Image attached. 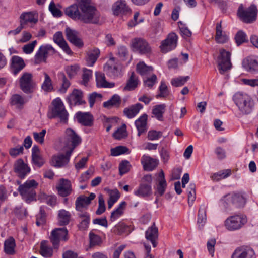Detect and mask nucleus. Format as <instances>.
Listing matches in <instances>:
<instances>
[{
  "label": "nucleus",
  "mask_w": 258,
  "mask_h": 258,
  "mask_svg": "<svg viewBox=\"0 0 258 258\" xmlns=\"http://www.w3.org/2000/svg\"><path fill=\"white\" fill-rule=\"evenodd\" d=\"M64 13L73 20L86 24H97L99 21V13L94 7L90 5L89 0L78 1L77 4L66 8Z\"/></svg>",
  "instance_id": "nucleus-1"
},
{
  "label": "nucleus",
  "mask_w": 258,
  "mask_h": 258,
  "mask_svg": "<svg viewBox=\"0 0 258 258\" xmlns=\"http://www.w3.org/2000/svg\"><path fill=\"white\" fill-rule=\"evenodd\" d=\"M38 183L34 179L27 180L23 184L20 185L18 191L23 199L27 203L36 200V192L35 189Z\"/></svg>",
  "instance_id": "nucleus-2"
},
{
  "label": "nucleus",
  "mask_w": 258,
  "mask_h": 258,
  "mask_svg": "<svg viewBox=\"0 0 258 258\" xmlns=\"http://www.w3.org/2000/svg\"><path fill=\"white\" fill-rule=\"evenodd\" d=\"M52 107L48 114L49 118H59L61 121L66 122L68 120V113L65 109L62 100L57 98L52 102Z\"/></svg>",
  "instance_id": "nucleus-3"
},
{
  "label": "nucleus",
  "mask_w": 258,
  "mask_h": 258,
  "mask_svg": "<svg viewBox=\"0 0 258 258\" xmlns=\"http://www.w3.org/2000/svg\"><path fill=\"white\" fill-rule=\"evenodd\" d=\"M231 54L224 49L219 50V54L217 57V63L218 70L220 74H223L229 71L232 67L230 60Z\"/></svg>",
  "instance_id": "nucleus-4"
},
{
  "label": "nucleus",
  "mask_w": 258,
  "mask_h": 258,
  "mask_svg": "<svg viewBox=\"0 0 258 258\" xmlns=\"http://www.w3.org/2000/svg\"><path fill=\"white\" fill-rule=\"evenodd\" d=\"M81 138L72 129L68 128L66 131L65 138L63 141L64 147L63 150H71L72 152L74 149L80 143Z\"/></svg>",
  "instance_id": "nucleus-5"
},
{
  "label": "nucleus",
  "mask_w": 258,
  "mask_h": 258,
  "mask_svg": "<svg viewBox=\"0 0 258 258\" xmlns=\"http://www.w3.org/2000/svg\"><path fill=\"white\" fill-rule=\"evenodd\" d=\"M55 53V50L51 45L49 44L42 45L35 55L34 63L38 64L42 62H46L47 57Z\"/></svg>",
  "instance_id": "nucleus-6"
},
{
  "label": "nucleus",
  "mask_w": 258,
  "mask_h": 258,
  "mask_svg": "<svg viewBox=\"0 0 258 258\" xmlns=\"http://www.w3.org/2000/svg\"><path fill=\"white\" fill-rule=\"evenodd\" d=\"M21 89L25 93H33L35 90L36 84L32 79V75L29 73H24L20 79Z\"/></svg>",
  "instance_id": "nucleus-7"
},
{
  "label": "nucleus",
  "mask_w": 258,
  "mask_h": 258,
  "mask_svg": "<svg viewBox=\"0 0 258 258\" xmlns=\"http://www.w3.org/2000/svg\"><path fill=\"white\" fill-rule=\"evenodd\" d=\"M68 230L66 228H56L51 233L50 240L54 248H58L60 243L68 240Z\"/></svg>",
  "instance_id": "nucleus-8"
},
{
  "label": "nucleus",
  "mask_w": 258,
  "mask_h": 258,
  "mask_svg": "<svg viewBox=\"0 0 258 258\" xmlns=\"http://www.w3.org/2000/svg\"><path fill=\"white\" fill-rule=\"evenodd\" d=\"M66 153H58L53 155L51 159V165L58 168L66 166L69 162L71 155L72 153L71 150H63Z\"/></svg>",
  "instance_id": "nucleus-9"
},
{
  "label": "nucleus",
  "mask_w": 258,
  "mask_h": 258,
  "mask_svg": "<svg viewBox=\"0 0 258 258\" xmlns=\"http://www.w3.org/2000/svg\"><path fill=\"white\" fill-rule=\"evenodd\" d=\"M178 36L175 33L169 34L166 39L162 41L160 46L161 51L167 53L174 49L177 44Z\"/></svg>",
  "instance_id": "nucleus-10"
},
{
  "label": "nucleus",
  "mask_w": 258,
  "mask_h": 258,
  "mask_svg": "<svg viewBox=\"0 0 258 258\" xmlns=\"http://www.w3.org/2000/svg\"><path fill=\"white\" fill-rule=\"evenodd\" d=\"M13 167L14 172L21 179L24 178L31 171L30 167L22 158H19L15 161Z\"/></svg>",
  "instance_id": "nucleus-11"
},
{
  "label": "nucleus",
  "mask_w": 258,
  "mask_h": 258,
  "mask_svg": "<svg viewBox=\"0 0 258 258\" xmlns=\"http://www.w3.org/2000/svg\"><path fill=\"white\" fill-rule=\"evenodd\" d=\"M225 208L229 207L231 203L235 207H240L242 201V195L240 192H234L225 196L221 200Z\"/></svg>",
  "instance_id": "nucleus-12"
},
{
  "label": "nucleus",
  "mask_w": 258,
  "mask_h": 258,
  "mask_svg": "<svg viewBox=\"0 0 258 258\" xmlns=\"http://www.w3.org/2000/svg\"><path fill=\"white\" fill-rule=\"evenodd\" d=\"M83 93L78 89H74L72 93L67 97L66 99L71 107L76 105L85 104L86 102L82 99Z\"/></svg>",
  "instance_id": "nucleus-13"
},
{
  "label": "nucleus",
  "mask_w": 258,
  "mask_h": 258,
  "mask_svg": "<svg viewBox=\"0 0 258 258\" xmlns=\"http://www.w3.org/2000/svg\"><path fill=\"white\" fill-rule=\"evenodd\" d=\"M167 187V183L165 178L163 171L161 170L158 174L156 180V184L154 187L155 195L161 197L164 194Z\"/></svg>",
  "instance_id": "nucleus-14"
},
{
  "label": "nucleus",
  "mask_w": 258,
  "mask_h": 258,
  "mask_svg": "<svg viewBox=\"0 0 258 258\" xmlns=\"http://www.w3.org/2000/svg\"><path fill=\"white\" fill-rule=\"evenodd\" d=\"M132 46L142 54L148 53L151 51V48L148 42L140 38L133 39L132 40Z\"/></svg>",
  "instance_id": "nucleus-15"
},
{
  "label": "nucleus",
  "mask_w": 258,
  "mask_h": 258,
  "mask_svg": "<svg viewBox=\"0 0 258 258\" xmlns=\"http://www.w3.org/2000/svg\"><path fill=\"white\" fill-rule=\"evenodd\" d=\"M243 68L251 74L258 73V61L254 56H249L243 60Z\"/></svg>",
  "instance_id": "nucleus-16"
},
{
  "label": "nucleus",
  "mask_w": 258,
  "mask_h": 258,
  "mask_svg": "<svg viewBox=\"0 0 258 258\" xmlns=\"http://www.w3.org/2000/svg\"><path fill=\"white\" fill-rule=\"evenodd\" d=\"M242 224V217L240 215H234L228 218L225 221L226 228L233 231L240 228Z\"/></svg>",
  "instance_id": "nucleus-17"
},
{
  "label": "nucleus",
  "mask_w": 258,
  "mask_h": 258,
  "mask_svg": "<svg viewBox=\"0 0 258 258\" xmlns=\"http://www.w3.org/2000/svg\"><path fill=\"white\" fill-rule=\"evenodd\" d=\"M257 10L254 5H251L248 8L243 10V22L252 23L255 21L257 17Z\"/></svg>",
  "instance_id": "nucleus-18"
},
{
  "label": "nucleus",
  "mask_w": 258,
  "mask_h": 258,
  "mask_svg": "<svg viewBox=\"0 0 258 258\" xmlns=\"http://www.w3.org/2000/svg\"><path fill=\"white\" fill-rule=\"evenodd\" d=\"M112 10L115 15H126L131 12V10L127 5L125 1L120 0L115 2L113 7Z\"/></svg>",
  "instance_id": "nucleus-19"
},
{
  "label": "nucleus",
  "mask_w": 258,
  "mask_h": 258,
  "mask_svg": "<svg viewBox=\"0 0 258 258\" xmlns=\"http://www.w3.org/2000/svg\"><path fill=\"white\" fill-rule=\"evenodd\" d=\"M25 66V63L23 59L18 56H13L11 60V71L16 75L19 73Z\"/></svg>",
  "instance_id": "nucleus-20"
},
{
  "label": "nucleus",
  "mask_w": 258,
  "mask_h": 258,
  "mask_svg": "<svg viewBox=\"0 0 258 258\" xmlns=\"http://www.w3.org/2000/svg\"><path fill=\"white\" fill-rule=\"evenodd\" d=\"M66 35L67 39L72 44L78 47H82L83 43L82 40L78 37V32L69 27L66 29Z\"/></svg>",
  "instance_id": "nucleus-21"
},
{
  "label": "nucleus",
  "mask_w": 258,
  "mask_h": 258,
  "mask_svg": "<svg viewBox=\"0 0 258 258\" xmlns=\"http://www.w3.org/2000/svg\"><path fill=\"white\" fill-rule=\"evenodd\" d=\"M147 115L144 114L135 121V124L138 130V136H140L142 134L147 131Z\"/></svg>",
  "instance_id": "nucleus-22"
},
{
  "label": "nucleus",
  "mask_w": 258,
  "mask_h": 258,
  "mask_svg": "<svg viewBox=\"0 0 258 258\" xmlns=\"http://www.w3.org/2000/svg\"><path fill=\"white\" fill-rule=\"evenodd\" d=\"M76 116L78 121L81 124L86 126H91L93 125V117L90 113L78 112Z\"/></svg>",
  "instance_id": "nucleus-23"
},
{
  "label": "nucleus",
  "mask_w": 258,
  "mask_h": 258,
  "mask_svg": "<svg viewBox=\"0 0 258 258\" xmlns=\"http://www.w3.org/2000/svg\"><path fill=\"white\" fill-rule=\"evenodd\" d=\"M134 193L136 196L141 198L149 197L152 194L151 185L141 183Z\"/></svg>",
  "instance_id": "nucleus-24"
},
{
  "label": "nucleus",
  "mask_w": 258,
  "mask_h": 258,
  "mask_svg": "<svg viewBox=\"0 0 258 258\" xmlns=\"http://www.w3.org/2000/svg\"><path fill=\"white\" fill-rule=\"evenodd\" d=\"M141 163L144 169L148 171L153 170L158 165V161L156 159L146 155L142 156Z\"/></svg>",
  "instance_id": "nucleus-25"
},
{
  "label": "nucleus",
  "mask_w": 258,
  "mask_h": 258,
  "mask_svg": "<svg viewBox=\"0 0 258 258\" xmlns=\"http://www.w3.org/2000/svg\"><path fill=\"white\" fill-rule=\"evenodd\" d=\"M57 189L60 196L64 197L68 196L72 191L70 181L64 179H61Z\"/></svg>",
  "instance_id": "nucleus-26"
},
{
  "label": "nucleus",
  "mask_w": 258,
  "mask_h": 258,
  "mask_svg": "<svg viewBox=\"0 0 258 258\" xmlns=\"http://www.w3.org/2000/svg\"><path fill=\"white\" fill-rule=\"evenodd\" d=\"M20 19V24L23 26L28 23L33 25L38 22V15L31 12H26L21 14Z\"/></svg>",
  "instance_id": "nucleus-27"
},
{
  "label": "nucleus",
  "mask_w": 258,
  "mask_h": 258,
  "mask_svg": "<svg viewBox=\"0 0 258 258\" xmlns=\"http://www.w3.org/2000/svg\"><path fill=\"white\" fill-rule=\"evenodd\" d=\"M145 235L146 239L150 241L153 246L155 247L157 246L156 240L158 238V229L154 224L147 229Z\"/></svg>",
  "instance_id": "nucleus-28"
},
{
  "label": "nucleus",
  "mask_w": 258,
  "mask_h": 258,
  "mask_svg": "<svg viewBox=\"0 0 258 258\" xmlns=\"http://www.w3.org/2000/svg\"><path fill=\"white\" fill-rule=\"evenodd\" d=\"M80 218V223L78 225L79 228L82 230L87 229L90 223V215L86 211H81L78 214Z\"/></svg>",
  "instance_id": "nucleus-29"
},
{
  "label": "nucleus",
  "mask_w": 258,
  "mask_h": 258,
  "mask_svg": "<svg viewBox=\"0 0 258 258\" xmlns=\"http://www.w3.org/2000/svg\"><path fill=\"white\" fill-rule=\"evenodd\" d=\"M96 85L98 88H112L114 86V83H109L105 79V75L101 72H96Z\"/></svg>",
  "instance_id": "nucleus-30"
},
{
  "label": "nucleus",
  "mask_w": 258,
  "mask_h": 258,
  "mask_svg": "<svg viewBox=\"0 0 258 258\" xmlns=\"http://www.w3.org/2000/svg\"><path fill=\"white\" fill-rule=\"evenodd\" d=\"M215 39L218 43L221 44L226 43L228 40V37L225 34L223 33L221 22L218 23L216 25Z\"/></svg>",
  "instance_id": "nucleus-31"
},
{
  "label": "nucleus",
  "mask_w": 258,
  "mask_h": 258,
  "mask_svg": "<svg viewBox=\"0 0 258 258\" xmlns=\"http://www.w3.org/2000/svg\"><path fill=\"white\" fill-rule=\"evenodd\" d=\"M142 108L143 105L138 103L128 108H124L123 113L128 118H132L135 117Z\"/></svg>",
  "instance_id": "nucleus-32"
},
{
  "label": "nucleus",
  "mask_w": 258,
  "mask_h": 258,
  "mask_svg": "<svg viewBox=\"0 0 258 258\" xmlns=\"http://www.w3.org/2000/svg\"><path fill=\"white\" fill-rule=\"evenodd\" d=\"M139 82V80L135 76V73L132 72L123 90L124 91H131L135 90L137 87Z\"/></svg>",
  "instance_id": "nucleus-33"
},
{
  "label": "nucleus",
  "mask_w": 258,
  "mask_h": 258,
  "mask_svg": "<svg viewBox=\"0 0 258 258\" xmlns=\"http://www.w3.org/2000/svg\"><path fill=\"white\" fill-rule=\"evenodd\" d=\"M121 102L120 97L117 94H114L109 100L104 102L103 106L107 109H110L112 107L118 108L121 104Z\"/></svg>",
  "instance_id": "nucleus-34"
},
{
  "label": "nucleus",
  "mask_w": 258,
  "mask_h": 258,
  "mask_svg": "<svg viewBox=\"0 0 258 258\" xmlns=\"http://www.w3.org/2000/svg\"><path fill=\"white\" fill-rule=\"evenodd\" d=\"M233 100L237 106V108L234 109L233 112L237 118H240L241 116V105L242 104V93L238 92L235 93Z\"/></svg>",
  "instance_id": "nucleus-35"
},
{
  "label": "nucleus",
  "mask_w": 258,
  "mask_h": 258,
  "mask_svg": "<svg viewBox=\"0 0 258 258\" xmlns=\"http://www.w3.org/2000/svg\"><path fill=\"white\" fill-rule=\"evenodd\" d=\"M100 51L97 48H94L89 50L87 52V64L89 66H92L97 60Z\"/></svg>",
  "instance_id": "nucleus-36"
},
{
  "label": "nucleus",
  "mask_w": 258,
  "mask_h": 258,
  "mask_svg": "<svg viewBox=\"0 0 258 258\" xmlns=\"http://www.w3.org/2000/svg\"><path fill=\"white\" fill-rule=\"evenodd\" d=\"M59 79L61 81V84L60 88L58 90L59 93L64 94L66 93L68 89L71 85L70 82L66 77L65 74L63 72H60L58 74Z\"/></svg>",
  "instance_id": "nucleus-37"
},
{
  "label": "nucleus",
  "mask_w": 258,
  "mask_h": 258,
  "mask_svg": "<svg viewBox=\"0 0 258 258\" xmlns=\"http://www.w3.org/2000/svg\"><path fill=\"white\" fill-rule=\"evenodd\" d=\"M126 205V203L125 202H121L118 207L111 212L110 216V220L111 221H115L123 214Z\"/></svg>",
  "instance_id": "nucleus-38"
},
{
  "label": "nucleus",
  "mask_w": 258,
  "mask_h": 258,
  "mask_svg": "<svg viewBox=\"0 0 258 258\" xmlns=\"http://www.w3.org/2000/svg\"><path fill=\"white\" fill-rule=\"evenodd\" d=\"M15 239L13 237H10L4 242V251L8 254L13 255L15 253Z\"/></svg>",
  "instance_id": "nucleus-39"
},
{
  "label": "nucleus",
  "mask_w": 258,
  "mask_h": 258,
  "mask_svg": "<svg viewBox=\"0 0 258 258\" xmlns=\"http://www.w3.org/2000/svg\"><path fill=\"white\" fill-rule=\"evenodd\" d=\"M48 241H42L40 244V253L45 257H50L53 254V250L48 246Z\"/></svg>",
  "instance_id": "nucleus-40"
},
{
  "label": "nucleus",
  "mask_w": 258,
  "mask_h": 258,
  "mask_svg": "<svg viewBox=\"0 0 258 258\" xmlns=\"http://www.w3.org/2000/svg\"><path fill=\"white\" fill-rule=\"evenodd\" d=\"M243 99H244L243 102V111H244L245 114H249L251 112L253 107V101L251 98L247 95L243 96Z\"/></svg>",
  "instance_id": "nucleus-41"
},
{
  "label": "nucleus",
  "mask_w": 258,
  "mask_h": 258,
  "mask_svg": "<svg viewBox=\"0 0 258 258\" xmlns=\"http://www.w3.org/2000/svg\"><path fill=\"white\" fill-rule=\"evenodd\" d=\"M166 110V105L164 104L156 105L154 106L152 110V113L159 120H162L163 114Z\"/></svg>",
  "instance_id": "nucleus-42"
},
{
  "label": "nucleus",
  "mask_w": 258,
  "mask_h": 258,
  "mask_svg": "<svg viewBox=\"0 0 258 258\" xmlns=\"http://www.w3.org/2000/svg\"><path fill=\"white\" fill-rule=\"evenodd\" d=\"M231 174L230 169L223 170L218 172L215 173L211 176V178L214 181H218L229 176Z\"/></svg>",
  "instance_id": "nucleus-43"
},
{
  "label": "nucleus",
  "mask_w": 258,
  "mask_h": 258,
  "mask_svg": "<svg viewBox=\"0 0 258 258\" xmlns=\"http://www.w3.org/2000/svg\"><path fill=\"white\" fill-rule=\"evenodd\" d=\"M90 204L88 203L87 197L80 196L78 197L75 202L76 209L79 212L82 211V209L87 207Z\"/></svg>",
  "instance_id": "nucleus-44"
},
{
  "label": "nucleus",
  "mask_w": 258,
  "mask_h": 258,
  "mask_svg": "<svg viewBox=\"0 0 258 258\" xmlns=\"http://www.w3.org/2000/svg\"><path fill=\"white\" fill-rule=\"evenodd\" d=\"M71 214L65 210H61L58 213V220L60 225H66L70 221Z\"/></svg>",
  "instance_id": "nucleus-45"
},
{
  "label": "nucleus",
  "mask_w": 258,
  "mask_h": 258,
  "mask_svg": "<svg viewBox=\"0 0 258 258\" xmlns=\"http://www.w3.org/2000/svg\"><path fill=\"white\" fill-rule=\"evenodd\" d=\"M137 71L142 76L146 75L153 71V68L142 61L137 65Z\"/></svg>",
  "instance_id": "nucleus-46"
},
{
  "label": "nucleus",
  "mask_w": 258,
  "mask_h": 258,
  "mask_svg": "<svg viewBox=\"0 0 258 258\" xmlns=\"http://www.w3.org/2000/svg\"><path fill=\"white\" fill-rule=\"evenodd\" d=\"M44 75L45 79L41 85V88L46 92H51L53 90L52 80L46 73H44Z\"/></svg>",
  "instance_id": "nucleus-47"
},
{
  "label": "nucleus",
  "mask_w": 258,
  "mask_h": 258,
  "mask_svg": "<svg viewBox=\"0 0 258 258\" xmlns=\"http://www.w3.org/2000/svg\"><path fill=\"white\" fill-rule=\"evenodd\" d=\"M25 99L20 95L14 94L11 98V103L17 107H21L26 103Z\"/></svg>",
  "instance_id": "nucleus-48"
},
{
  "label": "nucleus",
  "mask_w": 258,
  "mask_h": 258,
  "mask_svg": "<svg viewBox=\"0 0 258 258\" xmlns=\"http://www.w3.org/2000/svg\"><path fill=\"white\" fill-rule=\"evenodd\" d=\"M79 69V66L75 64L67 66L65 68V71L69 78L72 79L77 74Z\"/></svg>",
  "instance_id": "nucleus-49"
},
{
  "label": "nucleus",
  "mask_w": 258,
  "mask_h": 258,
  "mask_svg": "<svg viewBox=\"0 0 258 258\" xmlns=\"http://www.w3.org/2000/svg\"><path fill=\"white\" fill-rule=\"evenodd\" d=\"M159 93L157 95L156 97L165 98L169 94V91L167 85L164 81H161V84L159 88Z\"/></svg>",
  "instance_id": "nucleus-50"
},
{
  "label": "nucleus",
  "mask_w": 258,
  "mask_h": 258,
  "mask_svg": "<svg viewBox=\"0 0 258 258\" xmlns=\"http://www.w3.org/2000/svg\"><path fill=\"white\" fill-rule=\"evenodd\" d=\"M188 201L190 205L196 199V185L194 183H190L188 187Z\"/></svg>",
  "instance_id": "nucleus-51"
},
{
  "label": "nucleus",
  "mask_w": 258,
  "mask_h": 258,
  "mask_svg": "<svg viewBox=\"0 0 258 258\" xmlns=\"http://www.w3.org/2000/svg\"><path fill=\"white\" fill-rule=\"evenodd\" d=\"M128 151V149L122 146H117L111 149V155L113 156H116L126 153Z\"/></svg>",
  "instance_id": "nucleus-52"
},
{
  "label": "nucleus",
  "mask_w": 258,
  "mask_h": 258,
  "mask_svg": "<svg viewBox=\"0 0 258 258\" xmlns=\"http://www.w3.org/2000/svg\"><path fill=\"white\" fill-rule=\"evenodd\" d=\"M128 229V226L124 223H119L113 227L112 231L116 234L121 235L126 233Z\"/></svg>",
  "instance_id": "nucleus-53"
},
{
  "label": "nucleus",
  "mask_w": 258,
  "mask_h": 258,
  "mask_svg": "<svg viewBox=\"0 0 258 258\" xmlns=\"http://www.w3.org/2000/svg\"><path fill=\"white\" fill-rule=\"evenodd\" d=\"M131 167L130 162L127 160L122 161L119 165V174L122 175L127 173Z\"/></svg>",
  "instance_id": "nucleus-54"
},
{
  "label": "nucleus",
  "mask_w": 258,
  "mask_h": 258,
  "mask_svg": "<svg viewBox=\"0 0 258 258\" xmlns=\"http://www.w3.org/2000/svg\"><path fill=\"white\" fill-rule=\"evenodd\" d=\"M189 79L188 76L179 77L173 79L171 80V84L175 87H179L183 85Z\"/></svg>",
  "instance_id": "nucleus-55"
},
{
  "label": "nucleus",
  "mask_w": 258,
  "mask_h": 258,
  "mask_svg": "<svg viewBox=\"0 0 258 258\" xmlns=\"http://www.w3.org/2000/svg\"><path fill=\"white\" fill-rule=\"evenodd\" d=\"M206 221V210L204 208H200L198 214V224L203 226Z\"/></svg>",
  "instance_id": "nucleus-56"
},
{
  "label": "nucleus",
  "mask_w": 258,
  "mask_h": 258,
  "mask_svg": "<svg viewBox=\"0 0 258 258\" xmlns=\"http://www.w3.org/2000/svg\"><path fill=\"white\" fill-rule=\"evenodd\" d=\"M105 202L102 195L100 194L98 197V208L96 211L97 215H101L105 211Z\"/></svg>",
  "instance_id": "nucleus-57"
},
{
  "label": "nucleus",
  "mask_w": 258,
  "mask_h": 258,
  "mask_svg": "<svg viewBox=\"0 0 258 258\" xmlns=\"http://www.w3.org/2000/svg\"><path fill=\"white\" fill-rule=\"evenodd\" d=\"M46 131L45 129L42 130L40 132H33V135L35 141L41 144L44 142V137L46 134Z\"/></svg>",
  "instance_id": "nucleus-58"
},
{
  "label": "nucleus",
  "mask_w": 258,
  "mask_h": 258,
  "mask_svg": "<svg viewBox=\"0 0 258 258\" xmlns=\"http://www.w3.org/2000/svg\"><path fill=\"white\" fill-rule=\"evenodd\" d=\"M243 258H255L254 251L251 247L243 246Z\"/></svg>",
  "instance_id": "nucleus-59"
},
{
  "label": "nucleus",
  "mask_w": 258,
  "mask_h": 258,
  "mask_svg": "<svg viewBox=\"0 0 258 258\" xmlns=\"http://www.w3.org/2000/svg\"><path fill=\"white\" fill-rule=\"evenodd\" d=\"M92 75V71L91 70L84 69L82 75V84L86 86L91 78Z\"/></svg>",
  "instance_id": "nucleus-60"
},
{
  "label": "nucleus",
  "mask_w": 258,
  "mask_h": 258,
  "mask_svg": "<svg viewBox=\"0 0 258 258\" xmlns=\"http://www.w3.org/2000/svg\"><path fill=\"white\" fill-rule=\"evenodd\" d=\"M89 239L90 243L91 246L99 245L101 242V238L92 232L89 233Z\"/></svg>",
  "instance_id": "nucleus-61"
},
{
  "label": "nucleus",
  "mask_w": 258,
  "mask_h": 258,
  "mask_svg": "<svg viewBox=\"0 0 258 258\" xmlns=\"http://www.w3.org/2000/svg\"><path fill=\"white\" fill-rule=\"evenodd\" d=\"M49 10L54 17H59L62 16V12L59 9L56 8L53 1H52L50 3L49 6Z\"/></svg>",
  "instance_id": "nucleus-62"
},
{
  "label": "nucleus",
  "mask_w": 258,
  "mask_h": 258,
  "mask_svg": "<svg viewBox=\"0 0 258 258\" xmlns=\"http://www.w3.org/2000/svg\"><path fill=\"white\" fill-rule=\"evenodd\" d=\"M37 43V40H34L30 43L25 45L22 48L23 52L26 54H31L33 52Z\"/></svg>",
  "instance_id": "nucleus-63"
},
{
  "label": "nucleus",
  "mask_w": 258,
  "mask_h": 258,
  "mask_svg": "<svg viewBox=\"0 0 258 258\" xmlns=\"http://www.w3.org/2000/svg\"><path fill=\"white\" fill-rule=\"evenodd\" d=\"M33 163L37 167L40 168L44 164V160L40 155H34L32 156Z\"/></svg>",
  "instance_id": "nucleus-64"
}]
</instances>
